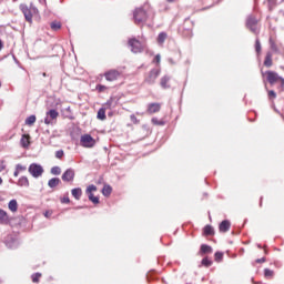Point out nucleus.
Returning a JSON list of instances; mask_svg holds the SVG:
<instances>
[{
  "mask_svg": "<svg viewBox=\"0 0 284 284\" xmlns=\"http://www.w3.org/2000/svg\"><path fill=\"white\" fill-rule=\"evenodd\" d=\"M257 247H258L260 250H263V246H262L261 244H257Z\"/></svg>",
  "mask_w": 284,
  "mask_h": 284,
  "instance_id": "4d7b16f0",
  "label": "nucleus"
},
{
  "mask_svg": "<svg viewBox=\"0 0 284 284\" xmlns=\"http://www.w3.org/2000/svg\"><path fill=\"white\" fill-rule=\"evenodd\" d=\"M8 221H9L8 212H6L4 210L0 209V225H3Z\"/></svg>",
  "mask_w": 284,
  "mask_h": 284,
  "instance_id": "412c9836",
  "label": "nucleus"
},
{
  "mask_svg": "<svg viewBox=\"0 0 284 284\" xmlns=\"http://www.w3.org/2000/svg\"><path fill=\"white\" fill-rule=\"evenodd\" d=\"M63 150H59L55 152V159H63Z\"/></svg>",
  "mask_w": 284,
  "mask_h": 284,
  "instance_id": "c03bdc74",
  "label": "nucleus"
},
{
  "mask_svg": "<svg viewBox=\"0 0 284 284\" xmlns=\"http://www.w3.org/2000/svg\"><path fill=\"white\" fill-rule=\"evenodd\" d=\"M275 267H281L280 262H274Z\"/></svg>",
  "mask_w": 284,
  "mask_h": 284,
  "instance_id": "864d4df0",
  "label": "nucleus"
},
{
  "mask_svg": "<svg viewBox=\"0 0 284 284\" xmlns=\"http://www.w3.org/2000/svg\"><path fill=\"white\" fill-rule=\"evenodd\" d=\"M75 172L74 169H67L62 174V181L64 183H72L74 181Z\"/></svg>",
  "mask_w": 284,
  "mask_h": 284,
  "instance_id": "6e6552de",
  "label": "nucleus"
},
{
  "mask_svg": "<svg viewBox=\"0 0 284 284\" xmlns=\"http://www.w3.org/2000/svg\"><path fill=\"white\" fill-rule=\"evenodd\" d=\"M112 103H114L113 99L108 100L104 104L105 110H111Z\"/></svg>",
  "mask_w": 284,
  "mask_h": 284,
  "instance_id": "a19ab883",
  "label": "nucleus"
},
{
  "mask_svg": "<svg viewBox=\"0 0 284 284\" xmlns=\"http://www.w3.org/2000/svg\"><path fill=\"white\" fill-rule=\"evenodd\" d=\"M133 18H134V22L138 26H141V23H145L148 19H150V14L148 13V11H145V9L139 8V9H135V11L133 12Z\"/></svg>",
  "mask_w": 284,
  "mask_h": 284,
  "instance_id": "f257e3e1",
  "label": "nucleus"
},
{
  "mask_svg": "<svg viewBox=\"0 0 284 284\" xmlns=\"http://www.w3.org/2000/svg\"><path fill=\"white\" fill-rule=\"evenodd\" d=\"M8 207L11 212H17L19 210V203L17 200H11L8 204Z\"/></svg>",
  "mask_w": 284,
  "mask_h": 284,
  "instance_id": "5701e85b",
  "label": "nucleus"
},
{
  "mask_svg": "<svg viewBox=\"0 0 284 284\" xmlns=\"http://www.w3.org/2000/svg\"><path fill=\"white\" fill-rule=\"evenodd\" d=\"M214 261H215L216 263H221V261H223V252H220V251L215 252V254H214Z\"/></svg>",
  "mask_w": 284,
  "mask_h": 284,
  "instance_id": "473e14b6",
  "label": "nucleus"
},
{
  "mask_svg": "<svg viewBox=\"0 0 284 284\" xmlns=\"http://www.w3.org/2000/svg\"><path fill=\"white\" fill-rule=\"evenodd\" d=\"M268 3V10H274V6H276V0H266Z\"/></svg>",
  "mask_w": 284,
  "mask_h": 284,
  "instance_id": "79ce46f5",
  "label": "nucleus"
},
{
  "mask_svg": "<svg viewBox=\"0 0 284 284\" xmlns=\"http://www.w3.org/2000/svg\"><path fill=\"white\" fill-rule=\"evenodd\" d=\"M108 116H112V112H109V113H108Z\"/></svg>",
  "mask_w": 284,
  "mask_h": 284,
  "instance_id": "0e129e2a",
  "label": "nucleus"
},
{
  "mask_svg": "<svg viewBox=\"0 0 284 284\" xmlns=\"http://www.w3.org/2000/svg\"><path fill=\"white\" fill-rule=\"evenodd\" d=\"M95 90H98V92H105V90H108V87H105L103 84H98L95 87Z\"/></svg>",
  "mask_w": 284,
  "mask_h": 284,
  "instance_id": "37998d69",
  "label": "nucleus"
},
{
  "mask_svg": "<svg viewBox=\"0 0 284 284\" xmlns=\"http://www.w3.org/2000/svg\"><path fill=\"white\" fill-rule=\"evenodd\" d=\"M95 144H97V140H94V138H92V135H90V134L81 135L80 145L82 148H94Z\"/></svg>",
  "mask_w": 284,
  "mask_h": 284,
  "instance_id": "20e7f679",
  "label": "nucleus"
},
{
  "mask_svg": "<svg viewBox=\"0 0 284 284\" xmlns=\"http://www.w3.org/2000/svg\"><path fill=\"white\" fill-rule=\"evenodd\" d=\"M265 261H267V258L262 257V258L255 260V263H265Z\"/></svg>",
  "mask_w": 284,
  "mask_h": 284,
  "instance_id": "8fccbe9b",
  "label": "nucleus"
},
{
  "mask_svg": "<svg viewBox=\"0 0 284 284\" xmlns=\"http://www.w3.org/2000/svg\"><path fill=\"white\" fill-rule=\"evenodd\" d=\"M159 74H161V71L156 69L151 70L149 75L145 78V83H149V85H154V83H156V79H159Z\"/></svg>",
  "mask_w": 284,
  "mask_h": 284,
  "instance_id": "0eeeda50",
  "label": "nucleus"
},
{
  "mask_svg": "<svg viewBox=\"0 0 284 284\" xmlns=\"http://www.w3.org/2000/svg\"><path fill=\"white\" fill-rule=\"evenodd\" d=\"M60 183H61V179L52 178L48 181V186L51 187V190H54V187H57Z\"/></svg>",
  "mask_w": 284,
  "mask_h": 284,
  "instance_id": "aec40b11",
  "label": "nucleus"
},
{
  "mask_svg": "<svg viewBox=\"0 0 284 284\" xmlns=\"http://www.w3.org/2000/svg\"><path fill=\"white\" fill-rule=\"evenodd\" d=\"M210 9V7H204V9L203 10H209Z\"/></svg>",
  "mask_w": 284,
  "mask_h": 284,
  "instance_id": "69168bd1",
  "label": "nucleus"
},
{
  "mask_svg": "<svg viewBox=\"0 0 284 284\" xmlns=\"http://www.w3.org/2000/svg\"><path fill=\"white\" fill-rule=\"evenodd\" d=\"M105 108H100L98 111L97 119H99L100 121H105Z\"/></svg>",
  "mask_w": 284,
  "mask_h": 284,
  "instance_id": "bb28decb",
  "label": "nucleus"
},
{
  "mask_svg": "<svg viewBox=\"0 0 284 284\" xmlns=\"http://www.w3.org/2000/svg\"><path fill=\"white\" fill-rule=\"evenodd\" d=\"M92 192H97V185L91 184L87 187V194H92Z\"/></svg>",
  "mask_w": 284,
  "mask_h": 284,
  "instance_id": "58836bf2",
  "label": "nucleus"
},
{
  "mask_svg": "<svg viewBox=\"0 0 284 284\" xmlns=\"http://www.w3.org/2000/svg\"><path fill=\"white\" fill-rule=\"evenodd\" d=\"M262 50V47H261V40L258 38H256L255 40V52L256 54H258Z\"/></svg>",
  "mask_w": 284,
  "mask_h": 284,
  "instance_id": "72a5a7b5",
  "label": "nucleus"
},
{
  "mask_svg": "<svg viewBox=\"0 0 284 284\" xmlns=\"http://www.w3.org/2000/svg\"><path fill=\"white\" fill-rule=\"evenodd\" d=\"M37 123V115H29L26 119V125H34Z\"/></svg>",
  "mask_w": 284,
  "mask_h": 284,
  "instance_id": "cd10ccee",
  "label": "nucleus"
},
{
  "mask_svg": "<svg viewBox=\"0 0 284 284\" xmlns=\"http://www.w3.org/2000/svg\"><path fill=\"white\" fill-rule=\"evenodd\" d=\"M61 203H70V197L64 196L63 199H61Z\"/></svg>",
  "mask_w": 284,
  "mask_h": 284,
  "instance_id": "09e8293b",
  "label": "nucleus"
},
{
  "mask_svg": "<svg viewBox=\"0 0 284 284\" xmlns=\"http://www.w3.org/2000/svg\"><path fill=\"white\" fill-rule=\"evenodd\" d=\"M201 265H203V267H212V261L209 257H203Z\"/></svg>",
  "mask_w": 284,
  "mask_h": 284,
  "instance_id": "c756f323",
  "label": "nucleus"
},
{
  "mask_svg": "<svg viewBox=\"0 0 284 284\" xmlns=\"http://www.w3.org/2000/svg\"><path fill=\"white\" fill-rule=\"evenodd\" d=\"M245 26L246 28H250V16L246 17Z\"/></svg>",
  "mask_w": 284,
  "mask_h": 284,
  "instance_id": "3c124183",
  "label": "nucleus"
},
{
  "mask_svg": "<svg viewBox=\"0 0 284 284\" xmlns=\"http://www.w3.org/2000/svg\"><path fill=\"white\" fill-rule=\"evenodd\" d=\"M89 201H91V203H93L94 205H99L100 201H99V196H94V194L89 193Z\"/></svg>",
  "mask_w": 284,
  "mask_h": 284,
  "instance_id": "2f4dec72",
  "label": "nucleus"
},
{
  "mask_svg": "<svg viewBox=\"0 0 284 284\" xmlns=\"http://www.w3.org/2000/svg\"><path fill=\"white\" fill-rule=\"evenodd\" d=\"M272 57H273L272 51H268V52L266 53V55H265V59H264V65H265V68H272V65H273Z\"/></svg>",
  "mask_w": 284,
  "mask_h": 284,
  "instance_id": "dca6fc26",
  "label": "nucleus"
},
{
  "mask_svg": "<svg viewBox=\"0 0 284 284\" xmlns=\"http://www.w3.org/2000/svg\"><path fill=\"white\" fill-rule=\"evenodd\" d=\"M267 97H268L270 101H274V99H276V91L268 90L267 91Z\"/></svg>",
  "mask_w": 284,
  "mask_h": 284,
  "instance_id": "c9c22d12",
  "label": "nucleus"
},
{
  "mask_svg": "<svg viewBox=\"0 0 284 284\" xmlns=\"http://www.w3.org/2000/svg\"><path fill=\"white\" fill-rule=\"evenodd\" d=\"M3 183V179L0 176V185Z\"/></svg>",
  "mask_w": 284,
  "mask_h": 284,
  "instance_id": "680f3d73",
  "label": "nucleus"
},
{
  "mask_svg": "<svg viewBox=\"0 0 284 284\" xmlns=\"http://www.w3.org/2000/svg\"><path fill=\"white\" fill-rule=\"evenodd\" d=\"M221 1H223V0H217L216 3H221Z\"/></svg>",
  "mask_w": 284,
  "mask_h": 284,
  "instance_id": "774afa93",
  "label": "nucleus"
},
{
  "mask_svg": "<svg viewBox=\"0 0 284 284\" xmlns=\"http://www.w3.org/2000/svg\"><path fill=\"white\" fill-rule=\"evenodd\" d=\"M31 278H32L33 283H39V280L41 278V273L32 274Z\"/></svg>",
  "mask_w": 284,
  "mask_h": 284,
  "instance_id": "4c0bfd02",
  "label": "nucleus"
},
{
  "mask_svg": "<svg viewBox=\"0 0 284 284\" xmlns=\"http://www.w3.org/2000/svg\"><path fill=\"white\" fill-rule=\"evenodd\" d=\"M21 148L28 149L30 148V135L23 134L20 140Z\"/></svg>",
  "mask_w": 284,
  "mask_h": 284,
  "instance_id": "f3484780",
  "label": "nucleus"
},
{
  "mask_svg": "<svg viewBox=\"0 0 284 284\" xmlns=\"http://www.w3.org/2000/svg\"><path fill=\"white\" fill-rule=\"evenodd\" d=\"M172 80V77L170 75H163L160 80V85L162 90H170V81Z\"/></svg>",
  "mask_w": 284,
  "mask_h": 284,
  "instance_id": "9b49d317",
  "label": "nucleus"
},
{
  "mask_svg": "<svg viewBox=\"0 0 284 284\" xmlns=\"http://www.w3.org/2000/svg\"><path fill=\"white\" fill-rule=\"evenodd\" d=\"M129 45L133 54H140L141 52H143V44L135 38L129 40Z\"/></svg>",
  "mask_w": 284,
  "mask_h": 284,
  "instance_id": "39448f33",
  "label": "nucleus"
},
{
  "mask_svg": "<svg viewBox=\"0 0 284 284\" xmlns=\"http://www.w3.org/2000/svg\"><path fill=\"white\" fill-rule=\"evenodd\" d=\"M266 81L270 83V85H274V83H277V81H281L280 88L284 90V78L278 75L276 71H266Z\"/></svg>",
  "mask_w": 284,
  "mask_h": 284,
  "instance_id": "f03ea898",
  "label": "nucleus"
},
{
  "mask_svg": "<svg viewBox=\"0 0 284 284\" xmlns=\"http://www.w3.org/2000/svg\"><path fill=\"white\" fill-rule=\"evenodd\" d=\"M59 116V111L55 109H51L47 112V116L44 118L45 125L52 124V120L57 119ZM52 119V120H50Z\"/></svg>",
  "mask_w": 284,
  "mask_h": 284,
  "instance_id": "1a4fd4ad",
  "label": "nucleus"
},
{
  "mask_svg": "<svg viewBox=\"0 0 284 284\" xmlns=\"http://www.w3.org/2000/svg\"><path fill=\"white\" fill-rule=\"evenodd\" d=\"M4 245L9 250H17L19 247V241L12 235H7V237L4 239Z\"/></svg>",
  "mask_w": 284,
  "mask_h": 284,
  "instance_id": "423d86ee",
  "label": "nucleus"
},
{
  "mask_svg": "<svg viewBox=\"0 0 284 284\" xmlns=\"http://www.w3.org/2000/svg\"><path fill=\"white\" fill-rule=\"evenodd\" d=\"M42 75H43V77H48V74H47V73H42Z\"/></svg>",
  "mask_w": 284,
  "mask_h": 284,
  "instance_id": "338daca9",
  "label": "nucleus"
},
{
  "mask_svg": "<svg viewBox=\"0 0 284 284\" xmlns=\"http://www.w3.org/2000/svg\"><path fill=\"white\" fill-rule=\"evenodd\" d=\"M50 173L53 174V176H59L61 174V168L60 166H52L50 170Z\"/></svg>",
  "mask_w": 284,
  "mask_h": 284,
  "instance_id": "7c9ffc66",
  "label": "nucleus"
},
{
  "mask_svg": "<svg viewBox=\"0 0 284 284\" xmlns=\"http://www.w3.org/2000/svg\"><path fill=\"white\" fill-rule=\"evenodd\" d=\"M39 3H41L42 6H44L45 0H39Z\"/></svg>",
  "mask_w": 284,
  "mask_h": 284,
  "instance_id": "6e6d98bb",
  "label": "nucleus"
},
{
  "mask_svg": "<svg viewBox=\"0 0 284 284\" xmlns=\"http://www.w3.org/2000/svg\"><path fill=\"white\" fill-rule=\"evenodd\" d=\"M6 170V162L0 161V172H3Z\"/></svg>",
  "mask_w": 284,
  "mask_h": 284,
  "instance_id": "49530a36",
  "label": "nucleus"
},
{
  "mask_svg": "<svg viewBox=\"0 0 284 284\" xmlns=\"http://www.w3.org/2000/svg\"><path fill=\"white\" fill-rule=\"evenodd\" d=\"M29 174L33 176V179H39L40 176H43V166L38 163H31L28 169Z\"/></svg>",
  "mask_w": 284,
  "mask_h": 284,
  "instance_id": "7ed1b4c3",
  "label": "nucleus"
},
{
  "mask_svg": "<svg viewBox=\"0 0 284 284\" xmlns=\"http://www.w3.org/2000/svg\"><path fill=\"white\" fill-rule=\"evenodd\" d=\"M153 125H165V121L159 120L158 118H152Z\"/></svg>",
  "mask_w": 284,
  "mask_h": 284,
  "instance_id": "f704fd0d",
  "label": "nucleus"
},
{
  "mask_svg": "<svg viewBox=\"0 0 284 284\" xmlns=\"http://www.w3.org/2000/svg\"><path fill=\"white\" fill-rule=\"evenodd\" d=\"M169 62H171L172 64H174V60H172V59H169Z\"/></svg>",
  "mask_w": 284,
  "mask_h": 284,
  "instance_id": "052dcab7",
  "label": "nucleus"
},
{
  "mask_svg": "<svg viewBox=\"0 0 284 284\" xmlns=\"http://www.w3.org/2000/svg\"><path fill=\"white\" fill-rule=\"evenodd\" d=\"M250 30H251V32H256V29H254L253 28V26H256V19H254V18H250Z\"/></svg>",
  "mask_w": 284,
  "mask_h": 284,
  "instance_id": "e433bc0d",
  "label": "nucleus"
},
{
  "mask_svg": "<svg viewBox=\"0 0 284 284\" xmlns=\"http://www.w3.org/2000/svg\"><path fill=\"white\" fill-rule=\"evenodd\" d=\"M103 196L108 197L110 194H112V186L110 184H104L102 189Z\"/></svg>",
  "mask_w": 284,
  "mask_h": 284,
  "instance_id": "393cba45",
  "label": "nucleus"
},
{
  "mask_svg": "<svg viewBox=\"0 0 284 284\" xmlns=\"http://www.w3.org/2000/svg\"><path fill=\"white\" fill-rule=\"evenodd\" d=\"M19 174H21L17 169L13 172V176H19Z\"/></svg>",
  "mask_w": 284,
  "mask_h": 284,
  "instance_id": "603ef678",
  "label": "nucleus"
},
{
  "mask_svg": "<svg viewBox=\"0 0 284 284\" xmlns=\"http://www.w3.org/2000/svg\"><path fill=\"white\" fill-rule=\"evenodd\" d=\"M16 170L21 173V172H26L28 170V168L26 165H22V164H17Z\"/></svg>",
  "mask_w": 284,
  "mask_h": 284,
  "instance_id": "ea45409f",
  "label": "nucleus"
},
{
  "mask_svg": "<svg viewBox=\"0 0 284 284\" xmlns=\"http://www.w3.org/2000/svg\"><path fill=\"white\" fill-rule=\"evenodd\" d=\"M264 278H274V271L271 268H264Z\"/></svg>",
  "mask_w": 284,
  "mask_h": 284,
  "instance_id": "c85d7f7f",
  "label": "nucleus"
},
{
  "mask_svg": "<svg viewBox=\"0 0 284 284\" xmlns=\"http://www.w3.org/2000/svg\"><path fill=\"white\" fill-rule=\"evenodd\" d=\"M149 114H156V112H161V104L160 103H150L148 105Z\"/></svg>",
  "mask_w": 284,
  "mask_h": 284,
  "instance_id": "4468645a",
  "label": "nucleus"
},
{
  "mask_svg": "<svg viewBox=\"0 0 284 284\" xmlns=\"http://www.w3.org/2000/svg\"><path fill=\"white\" fill-rule=\"evenodd\" d=\"M20 9L24 16L26 21H28V23H32V11L30 10V8H28L27 4H21Z\"/></svg>",
  "mask_w": 284,
  "mask_h": 284,
  "instance_id": "9d476101",
  "label": "nucleus"
},
{
  "mask_svg": "<svg viewBox=\"0 0 284 284\" xmlns=\"http://www.w3.org/2000/svg\"><path fill=\"white\" fill-rule=\"evenodd\" d=\"M71 194L75 201H81V196H83V190H81V187L72 189Z\"/></svg>",
  "mask_w": 284,
  "mask_h": 284,
  "instance_id": "2eb2a0df",
  "label": "nucleus"
},
{
  "mask_svg": "<svg viewBox=\"0 0 284 284\" xmlns=\"http://www.w3.org/2000/svg\"><path fill=\"white\" fill-rule=\"evenodd\" d=\"M13 61L14 63H18L19 64V60L17 59V57L13 55Z\"/></svg>",
  "mask_w": 284,
  "mask_h": 284,
  "instance_id": "5fc2aeb1",
  "label": "nucleus"
},
{
  "mask_svg": "<svg viewBox=\"0 0 284 284\" xmlns=\"http://www.w3.org/2000/svg\"><path fill=\"white\" fill-rule=\"evenodd\" d=\"M44 216L48 219V216H49V215H48V212L44 213Z\"/></svg>",
  "mask_w": 284,
  "mask_h": 284,
  "instance_id": "e2e57ef3",
  "label": "nucleus"
},
{
  "mask_svg": "<svg viewBox=\"0 0 284 284\" xmlns=\"http://www.w3.org/2000/svg\"><path fill=\"white\" fill-rule=\"evenodd\" d=\"M212 252H214V250L207 244H202L200 246V254H212Z\"/></svg>",
  "mask_w": 284,
  "mask_h": 284,
  "instance_id": "6ab92c4d",
  "label": "nucleus"
},
{
  "mask_svg": "<svg viewBox=\"0 0 284 284\" xmlns=\"http://www.w3.org/2000/svg\"><path fill=\"white\" fill-rule=\"evenodd\" d=\"M168 3H174V0H166Z\"/></svg>",
  "mask_w": 284,
  "mask_h": 284,
  "instance_id": "13d9d810",
  "label": "nucleus"
},
{
  "mask_svg": "<svg viewBox=\"0 0 284 284\" xmlns=\"http://www.w3.org/2000/svg\"><path fill=\"white\" fill-rule=\"evenodd\" d=\"M260 205H263V197H261L260 200Z\"/></svg>",
  "mask_w": 284,
  "mask_h": 284,
  "instance_id": "bf43d9fd",
  "label": "nucleus"
},
{
  "mask_svg": "<svg viewBox=\"0 0 284 284\" xmlns=\"http://www.w3.org/2000/svg\"><path fill=\"white\" fill-rule=\"evenodd\" d=\"M50 28H51V30H52L53 32H58V30H61L62 24H61V22L54 20V21H52V22L50 23Z\"/></svg>",
  "mask_w": 284,
  "mask_h": 284,
  "instance_id": "b1692460",
  "label": "nucleus"
},
{
  "mask_svg": "<svg viewBox=\"0 0 284 284\" xmlns=\"http://www.w3.org/2000/svg\"><path fill=\"white\" fill-rule=\"evenodd\" d=\"M165 39H168V33L160 32L159 36H158V43L160 45H163V43H165Z\"/></svg>",
  "mask_w": 284,
  "mask_h": 284,
  "instance_id": "a878e982",
  "label": "nucleus"
},
{
  "mask_svg": "<svg viewBox=\"0 0 284 284\" xmlns=\"http://www.w3.org/2000/svg\"><path fill=\"white\" fill-rule=\"evenodd\" d=\"M18 185L20 187H30V180H28V176H21L18 180Z\"/></svg>",
  "mask_w": 284,
  "mask_h": 284,
  "instance_id": "a211bd4d",
  "label": "nucleus"
},
{
  "mask_svg": "<svg viewBox=\"0 0 284 284\" xmlns=\"http://www.w3.org/2000/svg\"><path fill=\"white\" fill-rule=\"evenodd\" d=\"M230 227H232V223H230V220H223L219 225V230L222 233L230 232Z\"/></svg>",
  "mask_w": 284,
  "mask_h": 284,
  "instance_id": "ddd939ff",
  "label": "nucleus"
},
{
  "mask_svg": "<svg viewBox=\"0 0 284 284\" xmlns=\"http://www.w3.org/2000/svg\"><path fill=\"white\" fill-rule=\"evenodd\" d=\"M130 119H131L132 123H139V120L136 119V115L131 114Z\"/></svg>",
  "mask_w": 284,
  "mask_h": 284,
  "instance_id": "a18cd8bd",
  "label": "nucleus"
},
{
  "mask_svg": "<svg viewBox=\"0 0 284 284\" xmlns=\"http://www.w3.org/2000/svg\"><path fill=\"white\" fill-rule=\"evenodd\" d=\"M204 236H214V227L212 225H206L203 229Z\"/></svg>",
  "mask_w": 284,
  "mask_h": 284,
  "instance_id": "4be33fe9",
  "label": "nucleus"
},
{
  "mask_svg": "<svg viewBox=\"0 0 284 284\" xmlns=\"http://www.w3.org/2000/svg\"><path fill=\"white\" fill-rule=\"evenodd\" d=\"M120 73L116 70H110L104 73L106 81H116L119 79Z\"/></svg>",
  "mask_w": 284,
  "mask_h": 284,
  "instance_id": "f8f14e48",
  "label": "nucleus"
},
{
  "mask_svg": "<svg viewBox=\"0 0 284 284\" xmlns=\"http://www.w3.org/2000/svg\"><path fill=\"white\" fill-rule=\"evenodd\" d=\"M155 63H161V54H156L154 58Z\"/></svg>",
  "mask_w": 284,
  "mask_h": 284,
  "instance_id": "de8ad7c7",
  "label": "nucleus"
}]
</instances>
